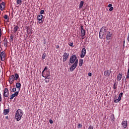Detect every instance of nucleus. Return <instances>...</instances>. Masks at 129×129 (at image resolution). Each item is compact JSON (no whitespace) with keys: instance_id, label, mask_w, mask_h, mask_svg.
I'll use <instances>...</instances> for the list:
<instances>
[{"instance_id":"nucleus-43","label":"nucleus","mask_w":129,"mask_h":129,"mask_svg":"<svg viewBox=\"0 0 129 129\" xmlns=\"http://www.w3.org/2000/svg\"><path fill=\"white\" fill-rule=\"evenodd\" d=\"M44 10H41V11H40V14H41V15H43V14H44Z\"/></svg>"},{"instance_id":"nucleus-44","label":"nucleus","mask_w":129,"mask_h":129,"mask_svg":"<svg viewBox=\"0 0 129 129\" xmlns=\"http://www.w3.org/2000/svg\"><path fill=\"white\" fill-rule=\"evenodd\" d=\"M88 129H93V126L92 125H90Z\"/></svg>"},{"instance_id":"nucleus-19","label":"nucleus","mask_w":129,"mask_h":129,"mask_svg":"<svg viewBox=\"0 0 129 129\" xmlns=\"http://www.w3.org/2000/svg\"><path fill=\"white\" fill-rule=\"evenodd\" d=\"M121 124L123 128H126V126H127V121H123Z\"/></svg>"},{"instance_id":"nucleus-35","label":"nucleus","mask_w":129,"mask_h":129,"mask_svg":"<svg viewBox=\"0 0 129 129\" xmlns=\"http://www.w3.org/2000/svg\"><path fill=\"white\" fill-rule=\"evenodd\" d=\"M4 18L5 19V20H8V15H5L4 17Z\"/></svg>"},{"instance_id":"nucleus-10","label":"nucleus","mask_w":129,"mask_h":129,"mask_svg":"<svg viewBox=\"0 0 129 129\" xmlns=\"http://www.w3.org/2000/svg\"><path fill=\"white\" fill-rule=\"evenodd\" d=\"M85 55H86V49H85V48H83L81 52V57L84 58Z\"/></svg>"},{"instance_id":"nucleus-15","label":"nucleus","mask_w":129,"mask_h":129,"mask_svg":"<svg viewBox=\"0 0 129 129\" xmlns=\"http://www.w3.org/2000/svg\"><path fill=\"white\" fill-rule=\"evenodd\" d=\"M42 19L43 15L42 14H40L37 16V20L39 21V24H42V23H43V21L42 20Z\"/></svg>"},{"instance_id":"nucleus-26","label":"nucleus","mask_w":129,"mask_h":129,"mask_svg":"<svg viewBox=\"0 0 129 129\" xmlns=\"http://www.w3.org/2000/svg\"><path fill=\"white\" fill-rule=\"evenodd\" d=\"M16 96H17V92L10 96V99L11 100H13V99H14V98L16 97Z\"/></svg>"},{"instance_id":"nucleus-53","label":"nucleus","mask_w":129,"mask_h":129,"mask_svg":"<svg viewBox=\"0 0 129 129\" xmlns=\"http://www.w3.org/2000/svg\"><path fill=\"white\" fill-rule=\"evenodd\" d=\"M27 32H28V29H27Z\"/></svg>"},{"instance_id":"nucleus-23","label":"nucleus","mask_w":129,"mask_h":129,"mask_svg":"<svg viewBox=\"0 0 129 129\" xmlns=\"http://www.w3.org/2000/svg\"><path fill=\"white\" fill-rule=\"evenodd\" d=\"M16 7H17L15 6V7L12 8V11H13L12 15L13 16H15V17H16V12H17V9H16Z\"/></svg>"},{"instance_id":"nucleus-8","label":"nucleus","mask_w":129,"mask_h":129,"mask_svg":"<svg viewBox=\"0 0 129 129\" xmlns=\"http://www.w3.org/2000/svg\"><path fill=\"white\" fill-rule=\"evenodd\" d=\"M78 64V61L77 60L76 61L74 62L73 65H72L71 67L70 68V70L71 71H74V69L77 67V65Z\"/></svg>"},{"instance_id":"nucleus-11","label":"nucleus","mask_w":129,"mask_h":129,"mask_svg":"<svg viewBox=\"0 0 129 129\" xmlns=\"http://www.w3.org/2000/svg\"><path fill=\"white\" fill-rule=\"evenodd\" d=\"M122 95H123V93H120L119 94L118 99L114 100V102H115L116 103L117 102H119V101L121 100V97H122Z\"/></svg>"},{"instance_id":"nucleus-9","label":"nucleus","mask_w":129,"mask_h":129,"mask_svg":"<svg viewBox=\"0 0 129 129\" xmlns=\"http://www.w3.org/2000/svg\"><path fill=\"white\" fill-rule=\"evenodd\" d=\"M0 57L1 61H5V60H6V52H1L0 54Z\"/></svg>"},{"instance_id":"nucleus-4","label":"nucleus","mask_w":129,"mask_h":129,"mask_svg":"<svg viewBox=\"0 0 129 129\" xmlns=\"http://www.w3.org/2000/svg\"><path fill=\"white\" fill-rule=\"evenodd\" d=\"M77 60L78 63V59H77V56L76 55H73L70 58V63L71 64H73V63H75Z\"/></svg>"},{"instance_id":"nucleus-39","label":"nucleus","mask_w":129,"mask_h":129,"mask_svg":"<svg viewBox=\"0 0 129 129\" xmlns=\"http://www.w3.org/2000/svg\"><path fill=\"white\" fill-rule=\"evenodd\" d=\"M112 4H109L108 5V8H112Z\"/></svg>"},{"instance_id":"nucleus-45","label":"nucleus","mask_w":129,"mask_h":129,"mask_svg":"<svg viewBox=\"0 0 129 129\" xmlns=\"http://www.w3.org/2000/svg\"><path fill=\"white\" fill-rule=\"evenodd\" d=\"M127 42H129V33L128 34L127 37Z\"/></svg>"},{"instance_id":"nucleus-5","label":"nucleus","mask_w":129,"mask_h":129,"mask_svg":"<svg viewBox=\"0 0 129 129\" xmlns=\"http://www.w3.org/2000/svg\"><path fill=\"white\" fill-rule=\"evenodd\" d=\"M15 80H17V73L15 74V76L12 75V76H11L9 77V82H10V83L12 84L13 82H14V81H15Z\"/></svg>"},{"instance_id":"nucleus-42","label":"nucleus","mask_w":129,"mask_h":129,"mask_svg":"<svg viewBox=\"0 0 129 129\" xmlns=\"http://www.w3.org/2000/svg\"><path fill=\"white\" fill-rule=\"evenodd\" d=\"M2 100V94H1V92H0V102H1Z\"/></svg>"},{"instance_id":"nucleus-12","label":"nucleus","mask_w":129,"mask_h":129,"mask_svg":"<svg viewBox=\"0 0 129 129\" xmlns=\"http://www.w3.org/2000/svg\"><path fill=\"white\" fill-rule=\"evenodd\" d=\"M86 33V31L85 30L83 29V25L81 26V37H84L85 36V34Z\"/></svg>"},{"instance_id":"nucleus-20","label":"nucleus","mask_w":129,"mask_h":129,"mask_svg":"<svg viewBox=\"0 0 129 129\" xmlns=\"http://www.w3.org/2000/svg\"><path fill=\"white\" fill-rule=\"evenodd\" d=\"M3 43L5 47L7 48V47H8V39H7V38H4Z\"/></svg>"},{"instance_id":"nucleus-2","label":"nucleus","mask_w":129,"mask_h":129,"mask_svg":"<svg viewBox=\"0 0 129 129\" xmlns=\"http://www.w3.org/2000/svg\"><path fill=\"white\" fill-rule=\"evenodd\" d=\"M108 32V29L105 27H102L99 34V37L100 39H102L103 38V36L105 35Z\"/></svg>"},{"instance_id":"nucleus-33","label":"nucleus","mask_w":129,"mask_h":129,"mask_svg":"<svg viewBox=\"0 0 129 129\" xmlns=\"http://www.w3.org/2000/svg\"><path fill=\"white\" fill-rule=\"evenodd\" d=\"M129 79V69H128L127 76H126V79Z\"/></svg>"},{"instance_id":"nucleus-52","label":"nucleus","mask_w":129,"mask_h":129,"mask_svg":"<svg viewBox=\"0 0 129 129\" xmlns=\"http://www.w3.org/2000/svg\"><path fill=\"white\" fill-rule=\"evenodd\" d=\"M124 43H125V41H123V46H124Z\"/></svg>"},{"instance_id":"nucleus-49","label":"nucleus","mask_w":129,"mask_h":129,"mask_svg":"<svg viewBox=\"0 0 129 129\" xmlns=\"http://www.w3.org/2000/svg\"><path fill=\"white\" fill-rule=\"evenodd\" d=\"M19 78V75L17 74V79Z\"/></svg>"},{"instance_id":"nucleus-1","label":"nucleus","mask_w":129,"mask_h":129,"mask_svg":"<svg viewBox=\"0 0 129 129\" xmlns=\"http://www.w3.org/2000/svg\"><path fill=\"white\" fill-rule=\"evenodd\" d=\"M17 26L12 28V34L10 37V41L12 42V43H14V44H17Z\"/></svg>"},{"instance_id":"nucleus-29","label":"nucleus","mask_w":129,"mask_h":129,"mask_svg":"<svg viewBox=\"0 0 129 129\" xmlns=\"http://www.w3.org/2000/svg\"><path fill=\"white\" fill-rule=\"evenodd\" d=\"M83 64V59H80V60H79L80 67H81V66H82Z\"/></svg>"},{"instance_id":"nucleus-36","label":"nucleus","mask_w":129,"mask_h":129,"mask_svg":"<svg viewBox=\"0 0 129 129\" xmlns=\"http://www.w3.org/2000/svg\"><path fill=\"white\" fill-rule=\"evenodd\" d=\"M80 127H82V124L79 123L78 125V128H80Z\"/></svg>"},{"instance_id":"nucleus-17","label":"nucleus","mask_w":129,"mask_h":129,"mask_svg":"<svg viewBox=\"0 0 129 129\" xmlns=\"http://www.w3.org/2000/svg\"><path fill=\"white\" fill-rule=\"evenodd\" d=\"M12 64L13 65V67L14 68H15V69L17 68V59H14L12 60Z\"/></svg>"},{"instance_id":"nucleus-31","label":"nucleus","mask_w":129,"mask_h":129,"mask_svg":"<svg viewBox=\"0 0 129 129\" xmlns=\"http://www.w3.org/2000/svg\"><path fill=\"white\" fill-rule=\"evenodd\" d=\"M113 89H116V88H117V84L116 83H114L113 84Z\"/></svg>"},{"instance_id":"nucleus-25","label":"nucleus","mask_w":129,"mask_h":129,"mask_svg":"<svg viewBox=\"0 0 129 129\" xmlns=\"http://www.w3.org/2000/svg\"><path fill=\"white\" fill-rule=\"evenodd\" d=\"M10 112V109H4V114L7 115Z\"/></svg>"},{"instance_id":"nucleus-51","label":"nucleus","mask_w":129,"mask_h":129,"mask_svg":"<svg viewBox=\"0 0 129 129\" xmlns=\"http://www.w3.org/2000/svg\"><path fill=\"white\" fill-rule=\"evenodd\" d=\"M111 120H112V121H114V118H112Z\"/></svg>"},{"instance_id":"nucleus-34","label":"nucleus","mask_w":129,"mask_h":129,"mask_svg":"<svg viewBox=\"0 0 129 129\" xmlns=\"http://www.w3.org/2000/svg\"><path fill=\"white\" fill-rule=\"evenodd\" d=\"M45 58H46V53H43L42 56V58L43 59H45Z\"/></svg>"},{"instance_id":"nucleus-38","label":"nucleus","mask_w":129,"mask_h":129,"mask_svg":"<svg viewBox=\"0 0 129 129\" xmlns=\"http://www.w3.org/2000/svg\"><path fill=\"white\" fill-rule=\"evenodd\" d=\"M69 46H70V47H74L73 46V43H70V44H69Z\"/></svg>"},{"instance_id":"nucleus-13","label":"nucleus","mask_w":129,"mask_h":129,"mask_svg":"<svg viewBox=\"0 0 129 129\" xmlns=\"http://www.w3.org/2000/svg\"><path fill=\"white\" fill-rule=\"evenodd\" d=\"M3 96L4 97H9V90L8 88H5L3 93Z\"/></svg>"},{"instance_id":"nucleus-7","label":"nucleus","mask_w":129,"mask_h":129,"mask_svg":"<svg viewBox=\"0 0 129 129\" xmlns=\"http://www.w3.org/2000/svg\"><path fill=\"white\" fill-rule=\"evenodd\" d=\"M69 58V53L64 52L62 56V62H66Z\"/></svg>"},{"instance_id":"nucleus-41","label":"nucleus","mask_w":129,"mask_h":129,"mask_svg":"<svg viewBox=\"0 0 129 129\" xmlns=\"http://www.w3.org/2000/svg\"><path fill=\"white\" fill-rule=\"evenodd\" d=\"M1 37H2V28H1V26H0V38Z\"/></svg>"},{"instance_id":"nucleus-3","label":"nucleus","mask_w":129,"mask_h":129,"mask_svg":"<svg viewBox=\"0 0 129 129\" xmlns=\"http://www.w3.org/2000/svg\"><path fill=\"white\" fill-rule=\"evenodd\" d=\"M17 112V121H19V120H21V118L23 116V111L21 109H18Z\"/></svg>"},{"instance_id":"nucleus-28","label":"nucleus","mask_w":129,"mask_h":129,"mask_svg":"<svg viewBox=\"0 0 129 129\" xmlns=\"http://www.w3.org/2000/svg\"><path fill=\"white\" fill-rule=\"evenodd\" d=\"M83 5H84V2L81 1L79 6V9H82V7H83Z\"/></svg>"},{"instance_id":"nucleus-40","label":"nucleus","mask_w":129,"mask_h":129,"mask_svg":"<svg viewBox=\"0 0 129 129\" xmlns=\"http://www.w3.org/2000/svg\"><path fill=\"white\" fill-rule=\"evenodd\" d=\"M46 70H48V67H45L44 69L43 70V71H46Z\"/></svg>"},{"instance_id":"nucleus-48","label":"nucleus","mask_w":129,"mask_h":129,"mask_svg":"<svg viewBox=\"0 0 129 129\" xmlns=\"http://www.w3.org/2000/svg\"><path fill=\"white\" fill-rule=\"evenodd\" d=\"M5 118H6V119H9V116H6L5 117Z\"/></svg>"},{"instance_id":"nucleus-46","label":"nucleus","mask_w":129,"mask_h":129,"mask_svg":"<svg viewBox=\"0 0 129 129\" xmlns=\"http://www.w3.org/2000/svg\"><path fill=\"white\" fill-rule=\"evenodd\" d=\"M49 123H51V124L53 123V120L52 119H50L49 120Z\"/></svg>"},{"instance_id":"nucleus-55","label":"nucleus","mask_w":129,"mask_h":129,"mask_svg":"<svg viewBox=\"0 0 129 129\" xmlns=\"http://www.w3.org/2000/svg\"><path fill=\"white\" fill-rule=\"evenodd\" d=\"M16 50L15 49V52H16Z\"/></svg>"},{"instance_id":"nucleus-47","label":"nucleus","mask_w":129,"mask_h":129,"mask_svg":"<svg viewBox=\"0 0 129 129\" xmlns=\"http://www.w3.org/2000/svg\"><path fill=\"white\" fill-rule=\"evenodd\" d=\"M88 75L89 76H92V74L91 73H89Z\"/></svg>"},{"instance_id":"nucleus-18","label":"nucleus","mask_w":129,"mask_h":129,"mask_svg":"<svg viewBox=\"0 0 129 129\" xmlns=\"http://www.w3.org/2000/svg\"><path fill=\"white\" fill-rule=\"evenodd\" d=\"M5 7H6V3H5V2H2L0 5L1 11H4V10H5Z\"/></svg>"},{"instance_id":"nucleus-37","label":"nucleus","mask_w":129,"mask_h":129,"mask_svg":"<svg viewBox=\"0 0 129 129\" xmlns=\"http://www.w3.org/2000/svg\"><path fill=\"white\" fill-rule=\"evenodd\" d=\"M113 10V7H110L109 9V12H112V10Z\"/></svg>"},{"instance_id":"nucleus-24","label":"nucleus","mask_w":129,"mask_h":129,"mask_svg":"<svg viewBox=\"0 0 129 129\" xmlns=\"http://www.w3.org/2000/svg\"><path fill=\"white\" fill-rule=\"evenodd\" d=\"M16 107L15 106H13L12 107V112H13L14 113H15V118H17V111H16Z\"/></svg>"},{"instance_id":"nucleus-30","label":"nucleus","mask_w":129,"mask_h":129,"mask_svg":"<svg viewBox=\"0 0 129 129\" xmlns=\"http://www.w3.org/2000/svg\"><path fill=\"white\" fill-rule=\"evenodd\" d=\"M15 86H16V88H13L12 90V92H15L16 91H17V83L15 84Z\"/></svg>"},{"instance_id":"nucleus-14","label":"nucleus","mask_w":129,"mask_h":129,"mask_svg":"<svg viewBox=\"0 0 129 129\" xmlns=\"http://www.w3.org/2000/svg\"><path fill=\"white\" fill-rule=\"evenodd\" d=\"M106 34V40H110V39H111V37H112V33H111L110 31H108Z\"/></svg>"},{"instance_id":"nucleus-32","label":"nucleus","mask_w":129,"mask_h":129,"mask_svg":"<svg viewBox=\"0 0 129 129\" xmlns=\"http://www.w3.org/2000/svg\"><path fill=\"white\" fill-rule=\"evenodd\" d=\"M17 5H22V0H17Z\"/></svg>"},{"instance_id":"nucleus-16","label":"nucleus","mask_w":129,"mask_h":129,"mask_svg":"<svg viewBox=\"0 0 129 129\" xmlns=\"http://www.w3.org/2000/svg\"><path fill=\"white\" fill-rule=\"evenodd\" d=\"M111 73L110 72V71H109V70H105L104 72V76H105V77H108L110 76Z\"/></svg>"},{"instance_id":"nucleus-21","label":"nucleus","mask_w":129,"mask_h":129,"mask_svg":"<svg viewBox=\"0 0 129 129\" xmlns=\"http://www.w3.org/2000/svg\"><path fill=\"white\" fill-rule=\"evenodd\" d=\"M21 86H22V85L21 84V83H17V88H19V91L17 92V95H18L19 94V92L20 91Z\"/></svg>"},{"instance_id":"nucleus-6","label":"nucleus","mask_w":129,"mask_h":129,"mask_svg":"<svg viewBox=\"0 0 129 129\" xmlns=\"http://www.w3.org/2000/svg\"><path fill=\"white\" fill-rule=\"evenodd\" d=\"M50 71H43L42 73V77H50Z\"/></svg>"},{"instance_id":"nucleus-22","label":"nucleus","mask_w":129,"mask_h":129,"mask_svg":"<svg viewBox=\"0 0 129 129\" xmlns=\"http://www.w3.org/2000/svg\"><path fill=\"white\" fill-rule=\"evenodd\" d=\"M121 78H122V74L119 73L117 77V81H120V80H121Z\"/></svg>"},{"instance_id":"nucleus-50","label":"nucleus","mask_w":129,"mask_h":129,"mask_svg":"<svg viewBox=\"0 0 129 129\" xmlns=\"http://www.w3.org/2000/svg\"><path fill=\"white\" fill-rule=\"evenodd\" d=\"M56 49H59V45L56 46Z\"/></svg>"},{"instance_id":"nucleus-27","label":"nucleus","mask_w":129,"mask_h":129,"mask_svg":"<svg viewBox=\"0 0 129 129\" xmlns=\"http://www.w3.org/2000/svg\"><path fill=\"white\" fill-rule=\"evenodd\" d=\"M44 78H45L44 79L45 82H46V83H48L50 81V78H51V77L49 76V77H44Z\"/></svg>"},{"instance_id":"nucleus-54","label":"nucleus","mask_w":129,"mask_h":129,"mask_svg":"<svg viewBox=\"0 0 129 129\" xmlns=\"http://www.w3.org/2000/svg\"><path fill=\"white\" fill-rule=\"evenodd\" d=\"M2 0H0V2H2Z\"/></svg>"}]
</instances>
